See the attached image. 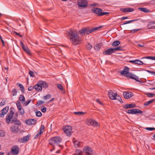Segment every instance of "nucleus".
I'll use <instances>...</instances> for the list:
<instances>
[{
	"mask_svg": "<svg viewBox=\"0 0 155 155\" xmlns=\"http://www.w3.org/2000/svg\"><path fill=\"white\" fill-rule=\"evenodd\" d=\"M29 74L30 75V76L31 77H34L35 76V75L34 74V72L31 71H29Z\"/></svg>",
	"mask_w": 155,
	"mask_h": 155,
	"instance_id": "5fc2aeb1",
	"label": "nucleus"
},
{
	"mask_svg": "<svg viewBox=\"0 0 155 155\" xmlns=\"http://www.w3.org/2000/svg\"><path fill=\"white\" fill-rule=\"evenodd\" d=\"M83 152L81 151L79 149H77L74 153V155H84Z\"/></svg>",
	"mask_w": 155,
	"mask_h": 155,
	"instance_id": "cd10ccee",
	"label": "nucleus"
},
{
	"mask_svg": "<svg viewBox=\"0 0 155 155\" xmlns=\"http://www.w3.org/2000/svg\"><path fill=\"white\" fill-rule=\"evenodd\" d=\"M12 116L8 115V114L7 115L6 117V121L8 124L10 121H11L12 120H11L12 118Z\"/></svg>",
	"mask_w": 155,
	"mask_h": 155,
	"instance_id": "bb28decb",
	"label": "nucleus"
},
{
	"mask_svg": "<svg viewBox=\"0 0 155 155\" xmlns=\"http://www.w3.org/2000/svg\"><path fill=\"white\" fill-rule=\"evenodd\" d=\"M147 27L149 29H154L155 28V22L151 21L148 24Z\"/></svg>",
	"mask_w": 155,
	"mask_h": 155,
	"instance_id": "6ab92c4d",
	"label": "nucleus"
},
{
	"mask_svg": "<svg viewBox=\"0 0 155 155\" xmlns=\"http://www.w3.org/2000/svg\"><path fill=\"white\" fill-rule=\"evenodd\" d=\"M20 44L24 51L28 55H31V52L28 47L25 46L22 42H20Z\"/></svg>",
	"mask_w": 155,
	"mask_h": 155,
	"instance_id": "f8f14e48",
	"label": "nucleus"
},
{
	"mask_svg": "<svg viewBox=\"0 0 155 155\" xmlns=\"http://www.w3.org/2000/svg\"><path fill=\"white\" fill-rule=\"evenodd\" d=\"M136 64H138V65H143V63L141 61L138 60H136Z\"/></svg>",
	"mask_w": 155,
	"mask_h": 155,
	"instance_id": "a19ab883",
	"label": "nucleus"
},
{
	"mask_svg": "<svg viewBox=\"0 0 155 155\" xmlns=\"http://www.w3.org/2000/svg\"><path fill=\"white\" fill-rule=\"evenodd\" d=\"M73 142L74 144V146L76 148L81 147L83 146V143L82 142H80L74 138L73 139Z\"/></svg>",
	"mask_w": 155,
	"mask_h": 155,
	"instance_id": "1a4fd4ad",
	"label": "nucleus"
},
{
	"mask_svg": "<svg viewBox=\"0 0 155 155\" xmlns=\"http://www.w3.org/2000/svg\"><path fill=\"white\" fill-rule=\"evenodd\" d=\"M120 43V41H114L112 44V45L113 46H118Z\"/></svg>",
	"mask_w": 155,
	"mask_h": 155,
	"instance_id": "c756f323",
	"label": "nucleus"
},
{
	"mask_svg": "<svg viewBox=\"0 0 155 155\" xmlns=\"http://www.w3.org/2000/svg\"><path fill=\"white\" fill-rule=\"evenodd\" d=\"M138 20V19H136L135 20H131L128 21H126L123 24H122V25H126L127 24L130 23H132L133 22L136 21Z\"/></svg>",
	"mask_w": 155,
	"mask_h": 155,
	"instance_id": "2f4dec72",
	"label": "nucleus"
},
{
	"mask_svg": "<svg viewBox=\"0 0 155 155\" xmlns=\"http://www.w3.org/2000/svg\"><path fill=\"white\" fill-rule=\"evenodd\" d=\"M74 114L76 115L81 116L84 115L85 113L82 111L75 112H74Z\"/></svg>",
	"mask_w": 155,
	"mask_h": 155,
	"instance_id": "e433bc0d",
	"label": "nucleus"
},
{
	"mask_svg": "<svg viewBox=\"0 0 155 155\" xmlns=\"http://www.w3.org/2000/svg\"><path fill=\"white\" fill-rule=\"evenodd\" d=\"M77 5L79 8H85L87 6L88 2L86 0H78Z\"/></svg>",
	"mask_w": 155,
	"mask_h": 155,
	"instance_id": "20e7f679",
	"label": "nucleus"
},
{
	"mask_svg": "<svg viewBox=\"0 0 155 155\" xmlns=\"http://www.w3.org/2000/svg\"><path fill=\"white\" fill-rule=\"evenodd\" d=\"M102 45V43H97L94 46V48L95 50L96 51H98Z\"/></svg>",
	"mask_w": 155,
	"mask_h": 155,
	"instance_id": "393cba45",
	"label": "nucleus"
},
{
	"mask_svg": "<svg viewBox=\"0 0 155 155\" xmlns=\"http://www.w3.org/2000/svg\"><path fill=\"white\" fill-rule=\"evenodd\" d=\"M83 152L85 155H93L92 149L89 146H87L83 148Z\"/></svg>",
	"mask_w": 155,
	"mask_h": 155,
	"instance_id": "39448f33",
	"label": "nucleus"
},
{
	"mask_svg": "<svg viewBox=\"0 0 155 155\" xmlns=\"http://www.w3.org/2000/svg\"><path fill=\"white\" fill-rule=\"evenodd\" d=\"M120 10L124 13L131 12L134 11V9L131 8H121Z\"/></svg>",
	"mask_w": 155,
	"mask_h": 155,
	"instance_id": "a211bd4d",
	"label": "nucleus"
},
{
	"mask_svg": "<svg viewBox=\"0 0 155 155\" xmlns=\"http://www.w3.org/2000/svg\"><path fill=\"white\" fill-rule=\"evenodd\" d=\"M18 111L20 114L21 115H24L25 113L24 109L22 108L18 109Z\"/></svg>",
	"mask_w": 155,
	"mask_h": 155,
	"instance_id": "f704fd0d",
	"label": "nucleus"
},
{
	"mask_svg": "<svg viewBox=\"0 0 155 155\" xmlns=\"http://www.w3.org/2000/svg\"><path fill=\"white\" fill-rule=\"evenodd\" d=\"M67 35L73 45H76L81 43L80 38L76 30L71 29L69 30L67 32Z\"/></svg>",
	"mask_w": 155,
	"mask_h": 155,
	"instance_id": "f257e3e1",
	"label": "nucleus"
},
{
	"mask_svg": "<svg viewBox=\"0 0 155 155\" xmlns=\"http://www.w3.org/2000/svg\"><path fill=\"white\" fill-rule=\"evenodd\" d=\"M51 97V95L50 94H47L43 97V99L45 100H47L49 99Z\"/></svg>",
	"mask_w": 155,
	"mask_h": 155,
	"instance_id": "4c0bfd02",
	"label": "nucleus"
},
{
	"mask_svg": "<svg viewBox=\"0 0 155 155\" xmlns=\"http://www.w3.org/2000/svg\"><path fill=\"white\" fill-rule=\"evenodd\" d=\"M85 123L88 125H91L94 127H98L99 126L97 122L93 119H87L85 121Z\"/></svg>",
	"mask_w": 155,
	"mask_h": 155,
	"instance_id": "423d86ee",
	"label": "nucleus"
},
{
	"mask_svg": "<svg viewBox=\"0 0 155 155\" xmlns=\"http://www.w3.org/2000/svg\"><path fill=\"white\" fill-rule=\"evenodd\" d=\"M91 11L92 12L96 14L98 16H102L109 13L108 12H103L101 9L98 8H94L91 9Z\"/></svg>",
	"mask_w": 155,
	"mask_h": 155,
	"instance_id": "f03ea898",
	"label": "nucleus"
},
{
	"mask_svg": "<svg viewBox=\"0 0 155 155\" xmlns=\"http://www.w3.org/2000/svg\"><path fill=\"white\" fill-rule=\"evenodd\" d=\"M15 124V125H17L18 126H20L21 125V123L19 120H17L15 121V122H14Z\"/></svg>",
	"mask_w": 155,
	"mask_h": 155,
	"instance_id": "864d4df0",
	"label": "nucleus"
},
{
	"mask_svg": "<svg viewBox=\"0 0 155 155\" xmlns=\"http://www.w3.org/2000/svg\"><path fill=\"white\" fill-rule=\"evenodd\" d=\"M42 134L41 132L38 133L34 137V139H37L40 137V136Z\"/></svg>",
	"mask_w": 155,
	"mask_h": 155,
	"instance_id": "58836bf2",
	"label": "nucleus"
},
{
	"mask_svg": "<svg viewBox=\"0 0 155 155\" xmlns=\"http://www.w3.org/2000/svg\"><path fill=\"white\" fill-rule=\"evenodd\" d=\"M9 109V107L7 106L4 108H3L1 111V113L0 114V117H4V115H5L8 112Z\"/></svg>",
	"mask_w": 155,
	"mask_h": 155,
	"instance_id": "f3484780",
	"label": "nucleus"
},
{
	"mask_svg": "<svg viewBox=\"0 0 155 155\" xmlns=\"http://www.w3.org/2000/svg\"><path fill=\"white\" fill-rule=\"evenodd\" d=\"M129 68L125 66L123 70L120 71V73L121 75H124L126 76L129 74Z\"/></svg>",
	"mask_w": 155,
	"mask_h": 155,
	"instance_id": "2eb2a0df",
	"label": "nucleus"
},
{
	"mask_svg": "<svg viewBox=\"0 0 155 155\" xmlns=\"http://www.w3.org/2000/svg\"><path fill=\"white\" fill-rule=\"evenodd\" d=\"M101 27H95L94 28H92V30H93V32L94 31L96 30H97V29H99V28H101Z\"/></svg>",
	"mask_w": 155,
	"mask_h": 155,
	"instance_id": "0e129e2a",
	"label": "nucleus"
},
{
	"mask_svg": "<svg viewBox=\"0 0 155 155\" xmlns=\"http://www.w3.org/2000/svg\"><path fill=\"white\" fill-rule=\"evenodd\" d=\"M12 91L13 93V96H15L17 95V91L16 89H13L12 90Z\"/></svg>",
	"mask_w": 155,
	"mask_h": 155,
	"instance_id": "3c124183",
	"label": "nucleus"
},
{
	"mask_svg": "<svg viewBox=\"0 0 155 155\" xmlns=\"http://www.w3.org/2000/svg\"><path fill=\"white\" fill-rule=\"evenodd\" d=\"M45 129V126L44 125H42L40 128L39 131L40 132H41L43 134L44 130Z\"/></svg>",
	"mask_w": 155,
	"mask_h": 155,
	"instance_id": "49530a36",
	"label": "nucleus"
},
{
	"mask_svg": "<svg viewBox=\"0 0 155 155\" xmlns=\"http://www.w3.org/2000/svg\"><path fill=\"white\" fill-rule=\"evenodd\" d=\"M39 84L44 88H47L48 87V84L44 81H41L39 82Z\"/></svg>",
	"mask_w": 155,
	"mask_h": 155,
	"instance_id": "b1692460",
	"label": "nucleus"
},
{
	"mask_svg": "<svg viewBox=\"0 0 155 155\" xmlns=\"http://www.w3.org/2000/svg\"><path fill=\"white\" fill-rule=\"evenodd\" d=\"M145 129L149 131H152L155 130V128L154 127H147Z\"/></svg>",
	"mask_w": 155,
	"mask_h": 155,
	"instance_id": "4d7b16f0",
	"label": "nucleus"
},
{
	"mask_svg": "<svg viewBox=\"0 0 155 155\" xmlns=\"http://www.w3.org/2000/svg\"><path fill=\"white\" fill-rule=\"evenodd\" d=\"M10 131L14 134L17 133L19 130L18 126L14 125L11 126L10 128Z\"/></svg>",
	"mask_w": 155,
	"mask_h": 155,
	"instance_id": "9b49d317",
	"label": "nucleus"
},
{
	"mask_svg": "<svg viewBox=\"0 0 155 155\" xmlns=\"http://www.w3.org/2000/svg\"><path fill=\"white\" fill-rule=\"evenodd\" d=\"M16 104L18 109L22 108L21 103L18 101H17Z\"/></svg>",
	"mask_w": 155,
	"mask_h": 155,
	"instance_id": "37998d69",
	"label": "nucleus"
},
{
	"mask_svg": "<svg viewBox=\"0 0 155 155\" xmlns=\"http://www.w3.org/2000/svg\"><path fill=\"white\" fill-rule=\"evenodd\" d=\"M152 56H147L146 57H143L141 58V59L147 58L148 59H151L152 60Z\"/></svg>",
	"mask_w": 155,
	"mask_h": 155,
	"instance_id": "052dcab7",
	"label": "nucleus"
},
{
	"mask_svg": "<svg viewBox=\"0 0 155 155\" xmlns=\"http://www.w3.org/2000/svg\"><path fill=\"white\" fill-rule=\"evenodd\" d=\"M31 101V100H29L27 101L26 102L23 103V104L25 105V106L28 105Z\"/></svg>",
	"mask_w": 155,
	"mask_h": 155,
	"instance_id": "603ef678",
	"label": "nucleus"
},
{
	"mask_svg": "<svg viewBox=\"0 0 155 155\" xmlns=\"http://www.w3.org/2000/svg\"><path fill=\"white\" fill-rule=\"evenodd\" d=\"M36 115L37 117H40L42 116V114L40 111H37L36 112Z\"/></svg>",
	"mask_w": 155,
	"mask_h": 155,
	"instance_id": "de8ad7c7",
	"label": "nucleus"
},
{
	"mask_svg": "<svg viewBox=\"0 0 155 155\" xmlns=\"http://www.w3.org/2000/svg\"><path fill=\"white\" fill-rule=\"evenodd\" d=\"M37 121L35 119H29L26 121V123L28 125H31L36 124Z\"/></svg>",
	"mask_w": 155,
	"mask_h": 155,
	"instance_id": "dca6fc26",
	"label": "nucleus"
},
{
	"mask_svg": "<svg viewBox=\"0 0 155 155\" xmlns=\"http://www.w3.org/2000/svg\"><path fill=\"white\" fill-rule=\"evenodd\" d=\"M19 100L21 101L22 103H23V102H24L25 101V98L23 95H21L19 97Z\"/></svg>",
	"mask_w": 155,
	"mask_h": 155,
	"instance_id": "7c9ffc66",
	"label": "nucleus"
},
{
	"mask_svg": "<svg viewBox=\"0 0 155 155\" xmlns=\"http://www.w3.org/2000/svg\"><path fill=\"white\" fill-rule=\"evenodd\" d=\"M112 94H113V92L111 90H110L108 92V95L109 97H110L111 98L113 99V97L111 96Z\"/></svg>",
	"mask_w": 155,
	"mask_h": 155,
	"instance_id": "ea45409f",
	"label": "nucleus"
},
{
	"mask_svg": "<svg viewBox=\"0 0 155 155\" xmlns=\"http://www.w3.org/2000/svg\"><path fill=\"white\" fill-rule=\"evenodd\" d=\"M137 80H136V81L137 82H139L142 83H144V82L142 81L141 79H139L138 77V79H137Z\"/></svg>",
	"mask_w": 155,
	"mask_h": 155,
	"instance_id": "e2e57ef3",
	"label": "nucleus"
},
{
	"mask_svg": "<svg viewBox=\"0 0 155 155\" xmlns=\"http://www.w3.org/2000/svg\"><path fill=\"white\" fill-rule=\"evenodd\" d=\"M19 147L16 145L12 147L11 149V152L13 155H17L19 152Z\"/></svg>",
	"mask_w": 155,
	"mask_h": 155,
	"instance_id": "9d476101",
	"label": "nucleus"
},
{
	"mask_svg": "<svg viewBox=\"0 0 155 155\" xmlns=\"http://www.w3.org/2000/svg\"><path fill=\"white\" fill-rule=\"evenodd\" d=\"M62 141L61 138L59 136H56L51 138L49 141V143L50 144L54 145V144H58Z\"/></svg>",
	"mask_w": 155,
	"mask_h": 155,
	"instance_id": "7ed1b4c3",
	"label": "nucleus"
},
{
	"mask_svg": "<svg viewBox=\"0 0 155 155\" xmlns=\"http://www.w3.org/2000/svg\"><path fill=\"white\" fill-rule=\"evenodd\" d=\"M45 103V102L41 100H39L38 101L37 103V104L38 106H40L41 104H44Z\"/></svg>",
	"mask_w": 155,
	"mask_h": 155,
	"instance_id": "c03bdc74",
	"label": "nucleus"
},
{
	"mask_svg": "<svg viewBox=\"0 0 155 155\" xmlns=\"http://www.w3.org/2000/svg\"><path fill=\"white\" fill-rule=\"evenodd\" d=\"M114 52L117 51H121V48L120 47H118L115 48H113Z\"/></svg>",
	"mask_w": 155,
	"mask_h": 155,
	"instance_id": "09e8293b",
	"label": "nucleus"
},
{
	"mask_svg": "<svg viewBox=\"0 0 155 155\" xmlns=\"http://www.w3.org/2000/svg\"><path fill=\"white\" fill-rule=\"evenodd\" d=\"M18 119L16 118H14L10 122V123L12 124H13L14 122H15V121H16V120H17Z\"/></svg>",
	"mask_w": 155,
	"mask_h": 155,
	"instance_id": "680f3d73",
	"label": "nucleus"
},
{
	"mask_svg": "<svg viewBox=\"0 0 155 155\" xmlns=\"http://www.w3.org/2000/svg\"><path fill=\"white\" fill-rule=\"evenodd\" d=\"M5 135V133L3 132L2 130H0V137H3Z\"/></svg>",
	"mask_w": 155,
	"mask_h": 155,
	"instance_id": "13d9d810",
	"label": "nucleus"
},
{
	"mask_svg": "<svg viewBox=\"0 0 155 155\" xmlns=\"http://www.w3.org/2000/svg\"><path fill=\"white\" fill-rule=\"evenodd\" d=\"M86 31V28H82L81 30H79V32H80L81 34H82V35H83L85 34Z\"/></svg>",
	"mask_w": 155,
	"mask_h": 155,
	"instance_id": "c9c22d12",
	"label": "nucleus"
},
{
	"mask_svg": "<svg viewBox=\"0 0 155 155\" xmlns=\"http://www.w3.org/2000/svg\"><path fill=\"white\" fill-rule=\"evenodd\" d=\"M113 48H110L107 50L106 51L103 52V54L105 55H109L114 53Z\"/></svg>",
	"mask_w": 155,
	"mask_h": 155,
	"instance_id": "aec40b11",
	"label": "nucleus"
},
{
	"mask_svg": "<svg viewBox=\"0 0 155 155\" xmlns=\"http://www.w3.org/2000/svg\"><path fill=\"white\" fill-rule=\"evenodd\" d=\"M87 49L88 50H91L92 47V45L90 43H88L86 46Z\"/></svg>",
	"mask_w": 155,
	"mask_h": 155,
	"instance_id": "79ce46f5",
	"label": "nucleus"
},
{
	"mask_svg": "<svg viewBox=\"0 0 155 155\" xmlns=\"http://www.w3.org/2000/svg\"><path fill=\"white\" fill-rule=\"evenodd\" d=\"M86 34L87 35H89L90 33L93 32V30L92 29H90L89 28H86Z\"/></svg>",
	"mask_w": 155,
	"mask_h": 155,
	"instance_id": "72a5a7b5",
	"label": "nucleus"
},
{
	"mask_svg": "<svg viewBox=\"0 0 155 155\" xmlns=\"http://www.w3.org/2000/svg\"><path fill=\"white\" fill-rule=\"evenodd\" d=\"M145 94L149 97H152L153 96L155 95V94L150 93H147Z\"/></svg>",
	"mask_w": 155,
	"mask_h": 155,
	"instance_id": "a18cd8bd",
	"label": "nucleus"
},
{
	"mask_svg": "<svg viewBox=\"0 0 155 155\" xmlns=\"http://www.w3.org/2000/svg\"><path fill=\"white\" fill-rule=\"evenodd\" d=\"M155 100V99H152L150 101H146L145 102L143 105L144 106H147L148 105H149L151 103H152Z\"/></svg>",
	"mask_w": 155,
	"mask_h": 155,
	"instance_id": "c85d7f7f",
	"label": "nucleus"
},
{
	"mask_svg": "<svg viewBox=\"0 0 155 155\" xmlns=\"http://www.w3.org/2000/svg\"><path fill=\"white\" fill-rule=\"evenodd\" d=\"M64 133L68 136H69L71 135L72 132V127L70 126H68L64 129Z\"/></svg>",
	"mask_w": 155,
	"mask_h": 155,
	"instance_id": "6e6552de",
	"label": "nucleus"
},
{
	"mask_svg": "<svg viewBox=\"0 0 155 155\" xmlns=\"http://www.w3.org/2000/svg\"><path fill=\"white\" fill-rule=\"evenodd\" d=\"M47 110V108L46 107H44L43 108H41V111L43 113H45Z\"/></svg>",
	"mask_w": 155,
	"mask_h": 155,
	"instance_id": "bf43d9fd",
	"label": "nucleus"
},
{
	"mask_svg": "<svg viewBox=\"0 0 155 155\" xmlns=\"http://www.w3.org/2000/svg\"><path fill=\"white\" fill-rule=\"evenodd\" d=\"M34 87L36 90V91L38 92L41 91L42 90V86L39 84V83L38 84L35 85L34 86Z\"/></svg>",
	"mask_w": 155,
	"mask_h": 155,
	"instance_id": "5701e85b",
	"label": "nucleus"
},
{
	"mask_svg": "<svg viewBox=\"0 0 155 155\" xmlns=\"http://www.w3.org/2000/svg\"><path fill=\"white\" fill-rule=\"evenodd\" d=\"M58 88L61 90H63V87L61 84H58L57 85Z\"/></svg>",
	"mask_w": 155,
	"mask_h": 155,
	"instance_id": "8fccbe9b",
	"label": "nucleus"
},
{
	"mask_svg": "<svg viewBox=\"0 0 155 155\" xmlns=\"http://www.w3.org/2000/svg\"><path fill=\"white\" fill-rule=\"evenodd\" d=\"M96 101H97V103H99L101 105H103V103L100 101V100L99 99H96Z\"/></svg>",
	"mask_w": 155,
	"mask_h": 155,
	"instance_id": "338daca9",
	"label": "nucleus"
},
{
	"mask_svg": "<svg viewBox=\"0 0 155 155\" xmlns=\"http://www.w3.org/2000/svg\"><path fill=\"white\" fill-rule=\"evenodd\" d=\"M34 88V87H32V86H30L28 87V91H31Z\"/></svg>",
	"mask_w": 155,
	"mask_h": 155,
	"instance_id": "774afa93",
	"label": "nucleus"
},
{
	"mask_svg": "<svg viewBox=\"0 0 155 155\" xmlns=\"http://www.w3.org/2000/svg\"><path fill=\"white\" fill-rule=\"evenodd\" d=\"M30 137V135H28L22 138L18 139V141L21 143H26L29 140Z\"/></svg>",
	"mask_w": 155,
	"mask_h": 155,
	"instance_id": "ddd939ff",
	"label": "nucleus"
},
{
	"mask_svg": "<svg viewBox=\"0 0 155 155\" xmlns=\"http://www.w3.org/2000/svg\"><path fill=\"white\" fill-rule=\"evenodd\" d=\"M120 97L117 94V95L116 96V97L115 98L114 100H117L119 101L120 99Z\"/></svg>",
	"mask_w": 155,
	"mask_h": 155,
	"instance_id": "69168bd1",
	"label": "nucleus"
},
{
	"mask_svg": "<svg viewBox=\"0 0 155 155\" xmlns=\"http://www.w3.org/2000/svg\"><path fill=\"white\" fill-rule=\"evenodd\" d=\"M18 86L20 87L21 89V91L22 93H25V88L23 85L20 84H19Z\"/></svg>",
	"mask_w": 155,
	"mask_h": 155,
	"instance_id": "473e14b6",
	"label": "nucleus"
},
{
	"mask_svg": "<svg viewBox=\"0 0 155 155\" xmlns=\"http://www.w3.org/2000/svg\"><path fill=\"white\" fill-rule=\"evenodd\" d=\"M127 113L130 114H135L137 113L142 114V112L138 109H133L131 110H128L127 111Z\"/></svg>",
	"mask_w": 155,
	"mask_h": 155,
	"instance_id": "0eeeda50",
	"label": "nucleus"
},
{
	"mask_svg": "<svg viewBox=\"0 0 155 155\" xmlns=\"http://www.w3.org/2000/svg\"><path fill=\"white\" fill-rule=\"evenodd\" d=\"M123 95L125 99H128L132 97L133 96V94L131 92L125 91L123 93Z\"/></svg>",
	"mask_w": 155,
	"mask_h": 155,
	"instance_id": "4468645a",
	"label": "nucleus"
},
{
	"mask_svg": "<svg viewBox=\"0 0 155 155\" xmlns=\"http://www.w3.org/2000/svg\"><path fill=\"white\" fill-rule=\"evenodd\" d=\"M138 9L143 12L146 13H148L150 12V10L145 8H138Z\"/></svg>",
	"mask_w": 155,
	"mask_h": 155,
	"instance_id": "a878e982",
	"label": "nucleus"
},
{
	"mask_svg": "<svg viewBox=\"0 0 155 155\" xmlns=\"http://www.w3.org/2000/svg\"><path fill=\"white\" fill-rule=\"evenodd\" d=\"M136 105L134 104H124L123 106L124 109H126L129 108H132L135 107Z\"/></svg>",
	"mask_w": 155,
	"mask_h": 155,
	"instance_id": "412c9836",
	"label": "nucleus"
},
{
	"mask_svg": "<svg viewBox=\"0 0 155 155\" xmlns=\"http://www.w3.org/2000/svg\"><path fill=\"white\" fill-rule=\"evenodd\" d=\"M117 93H113V94H112V95H111V96H113V99L111 98L110 97H109V98L111 100H114V99H115V98L116 97V96H117Z\"/></svg>",
	"mask_w": 155,
	"mask_h": 155,
	"instance_id": "6e6d98bb",
	"label": "nucleus"
},
{
	"mask_svg": "<svg viewBox=\"0 0 155 155\" xmlns=\"http://www.w3.org/2000/svg\"><path fill=\"white\" fill-rule=\"evenodd\" d=\"M126 76L127 77H129L130 78L134 79L135 80H137L138 79V77L136 76V75L129 73L127 75H126Z\"/></svg>",
	"mask_w": 155,
	"mask_h": 155,
	"instance_id": "4be33fe9",
	"label": "nucleus"
}]
</instances>
